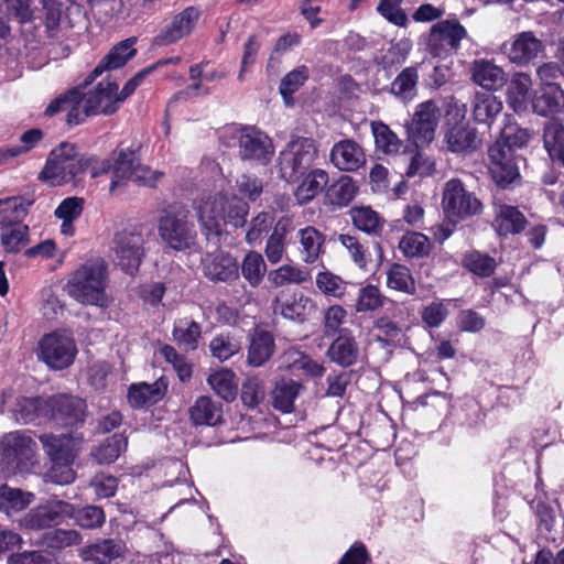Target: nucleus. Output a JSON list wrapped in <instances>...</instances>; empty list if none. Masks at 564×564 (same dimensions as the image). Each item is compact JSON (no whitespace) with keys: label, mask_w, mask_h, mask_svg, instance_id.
<instances>
[{"label":"nucleus","mask_w":564,"mask_h":564,"mask_svg":"<svg viewBox=\"0 0 564 564\" xmlns=\"http://www.w3.org/2000/svg\"><path fill=\"white\" fill-rule=\"evenodd\" d=\"M224 183L223 180L215 193L202 196L195 206L202 229L208 240L215 239L214 245L227 225L242 227L249 213L248 203L228 193Z\"/></svg>","instance_id":"1"},{"label":"nucleus","mask_w":564,"mask_h":564,"mask_svg":"<svg viewBox=\"0 0 564 564\" xmlns=\"http://www.w3.org/2000/svg\"><path fill=\"white\" fill-rule=\"evenodd\" d=\"M108 272L104 260L88 261L70 273L65 291L76 302L84 305L106 307Z\"/></svg>","instance_id":"2"},{"label":"nucleus","mask_w":564,"mask_h":564,"mask_svg":"<svg viewBox=\"0 0 564 564\" xmlns=\"http://www.w3.org/2000/svg\"><path fill=\"white\" fill-rule=\"evenodd\" d=\"M87 166L88 161L78 153L74 144L62 142L51 151L39 180L53 187L62 186L84 173Z\"/></svg>","instance_id":"3"},{"label":"nucleus","mask_w":564,"mask_h":564,"mask_svg":"<svg viewBox=\"0 0 564 564\" xmlns=\"http://www.w3.org/2000/svg\"><path fill=\"white\" fill-rule=\"evenodd\" d=\"M41 442L51 457L52 467L47 473L50 481L57 485H68L75 479L72 464L78 452L79 440L69 435H43Z\"/></svg>","instance_id":"4"},{"label":"nucleus","mask_w":564,"mask_h":564,"mask_svg":"<svg viewBox=\"0 0 564 564\" xmlns=\"http://www.w3.org/2000/svg\"><path fill=\"white\" fill-rule=\"evenodd\" d=\"M220 138L228 147L238 145L239 156L242 160L257 161L267 165L274 154L271 138L254 127H228Z\"/></svg>","instance_id":"5"},{"label":"nucleus","mask_w":564,"mask_h":564,"mask_svg":"<svg viewBox=\"0 0 564 564\" xmlns=\"http://www.w3.org/2000/svg\"><path fill=\"white\" fill-rule=\"evenodd\" d=\"M442 208L444 215L453 225L480 215L482 204L474 192L468 191L458 178L448 180L443 188Z\"/></svg>","instance_id":"6"},{"label":"nucleus","mask_w":564,"mask_h":564,"mask_svg":"<svg viewBox=\"0 0 564 564\" xmlns=\"http://www.w3.org/2000/svg\"><path fill=\"white\" fill-rule=\"evenodd\" d=\"M77 352L75 339L66 330H54L43 335L35 349L37 360L51 370L68 368L73 365Z\"/></svg>","instance_id":"7"},{"label":"nucleus","mask_w":564,"mask_h":564,"mask_svg":"<svg viewBox=\"0 0 564 564\" xmlns=\"http://www.w3.org/2000/svg\"><path fill=\"white\" fill-rule=\"evenodd\" d=\"M315 141L311 138H292L280 152L278 169L281 178L286 182L295 181L300 174L307 170L317 158Z\"/></svg>","instance_id":"8"},{"label":"nucleus","mask_w":564,"mask_h":564,"mask_svg":"<svg viewBox=\"0 0 564 564\" xmlns=\"http://www.w3.org/2000/svg\"><path fill=\"white\" fill-rule=\"evenodd\" d=\"M161 177V172L140 164L135 153L131 150H120L112 155L111 192L123 181H132L141 185L152 186Z\"/></svg>","instance_id":"9"},{"label":"nucleus","mask_w":564,"mask_h":564,"mask_svg":"<svg viewBox=\"0 0 564 564\" xmlns=\"http://www.w3.org/2000/svg\"><path fill=\"white\" fill-rule=\"evenodd\" d=\"M159 235L166 246L176 251L192 249L196 243V231L184 210L166 212L160 218Z\"/></svg>","instance_id":"10"},{"label":"nucleus","mask_w":564,"mask_h":564,"mask_svg":"<svg viewBox=\"0 0 564 564\" xmlns=\"http://www.w3.org/2000/svg\"><path fill=\"white\" fill-rule=\"evenodd\" d=\"M144 237L137 228L123 229L117 232L113 239L112 250L117 264L127 273L133 274L142 260Z\"/></svg>","instance_id":"11"},{"label":"nucleus","mask_w":564,"mask_h":564,"mask_svg":"<svg viewBox=\"0 0 564 564\" xmlns=\"http://www.w3.org/2000/svg\"><path fill=\"white\" fill-rule=\"evenodd\" d=\"M36 443L26 432H11L0 440V457L12 469L22 470L33 464Z\"/></svg>","instance_id":"12"},{"label":"nucleus","mask_w":564,"mask_h":564,"mask_svg":"<svg viewBox=\"0 0 564 564\" xmlns=\"http://www.w3.org/2000/svg\"><path fill=\"white\" fill-rule=\"evenodd\" d=\"M466 36V29L456 19L443 20L432 26L427 46L434 56H447L460 47Z\"/></svg>","instance_id":"13"},{"label":"nucleus","mask_w":564,"mask_h":564,"mask_svg":"<svg viewBox=\"0 0 564 564\" xmlns=\"http://www.w3.org/2000/svg\"><path fill=\"white\" fill-rule=\"evenodd\" d=\"M73 513V505L62 500H50L25 513L20 519V527L28 530H42L62 523Z\"/></svg>","instance_id":"14"},{"label":"nucleus","mask_w":564,"mask_h":564,"mask_svg":"<svg viewBox=\"0 0 564 564\" xmlns=\"http://www.w3.org/2000/svg\"><path fill=\"white\" fill-rule=\"evenodd\" d=\"M441 118V109L433 100L417 105L408 132L416 147L430 144L435 138V131Z\"/></svg>","instance_id":"15"},{"label":"nucleus","mask_w":564,"mask_h":564,"mask_svg":"<svg viewBox=\"0 0 564 564\" xmlns=\"http://www.w3.org/2000/svg\"><path fill=\"white\" fill-rule=\"evenodd\" d=\"M489 172L492 180L506 187L520 177L519 166L513 150L503 142H495L488 150Z\"/></svg>","instance_id":"16"},{"label":"nucleus","mask_w":564,"mask_h":564,"mask_svg":"<svg viewBox=\"0 0 564 564\" xmlns=\"http://www.w3.org/2000/svg\"><path fill=\"white\" fill-rule=\"evenodd\" d=\"M544 51L543 41L531 31L518 33L502 45V52L518 66L530 64L534 58L542 56Z\"/></svg>","instance_id":"17"},{"label":"nucleus","mask_w":564,"mask_h":564,"mask_svg":"<svg viewBox=\"0 0 564 564\" xmlns=\"http://www.w3.org/2000/svg\"><path fill=\"white\" fill-rule=\"evenodd\" d=\"M48 412L56 423L73 426L84 421L86 403L77 397L55 395L48 399Z\"/></svg>","instance_id":"18"},{"label":"nucleus","mask_w":564,"mask_h":564,"mask_svg":"<svg viewBox=\"0 0 564 564\" xmlns=\"http://www.w3.org/2000/svg\"><path fill=\"white\" fill-rule=\"evenodd\" d=\"M87 107L93 116L110 115L118 109V85L109 78L101 80L96 87L85 91Z\"/></svg>","instance_id":"19"},{"label":"nucleus","mask_w":564,"mask_h":564,"mask_svg":"<svg viewBox=\"0 0 564 564\" xmlns=\"http://www.w3.org/2000/svg\"><path fill=\"white\" fill-rule=\"evenodd\" d=\"M199 18L198 11L189 7L181 13L173 17V19L161 30L160 34L155 37L158 45H169L187 36Z\"/></svg>","instance_id":"20"},{"label":"nucleus","mask_w":564,"mask_h":564,"mask_svg":"<svg viewBox=\"0 0 564 564\" xmlns=\"http://www.w3.org/2000/svg\"><path fill=\"white\" fill-rule=\"evenodd\" d=\"M330 162L340 171L354 172L366 163V155L359 143L344 139L333 145Z\"/></svg>","instance_id":"21"},{"label":"nucleus","mask_w":564,"mask_h":564,"mask_svg":"<svg viewBox=\"0 0 564 564\" xmlns=\"http://www.w3.org/2000/svg\"><path fill=\"white\" fill-rule=\"evenodd\" d=\"M202 264L204 274L210 281L229 282L236 280L239 275V267L236 259L223 251L207 253Z\"/></svg>","instance_id":"22"},{"label":"nucleus","mask_w":564,"mask_h":564,"mask_svg":"<svg viewBox=\"0 0 564 564\" xmlns=\"http://www.w3.org/2000/svg\"><path fill=\"white\" fill-rule=\"evenodd\" d=\"M444 141L448 151L463 155L475 152L481 144L476 129L465 122L449 127L445 132Z\"/></svg>","instance_id":"23"},{"label":"nucleus","mask_w":564,"mask_h":564,"mask_svg":"<svg viewBox=\"0 0 564 564\" xmlns=\"http://www.w3.org/2000/svg\"><path fill=\"white\" fill-rule=\"evenodd\" d=\"M296 243L301 260L312 264L324 252L325 236L315 227L306 226L297 230Z\"/></svg>","instance_id":"24"},{"label":"nucleus","mask_w":564,"mask_h":564,"mask_svg":"<svg viewBox=\"0 0 564 564\" xmlns=\"http://www.w3.org/2000/svg\"><path fill=\"white\" fill-rule=\"evenodd\" d=\"M293 230L294 225L291 217L284 216L276 221L264 248L265 257L271 264L282 261L286 251L285 239Z\"/></svg>","instance_id":"25"},{"label":"nucleus","mask_w":564,"mask_h":564,"mask_svg":"<svg viewBox=\"0 0 564 564\" xmlns=\"http://www.w3.org/2000/svg\"><path fill=\"white\" fill-rule=\"evenodd\" d=\"M471 79L478 86L492 90L501 87L506 82L505 70L494 62L479 58L470 67Z\"/></svg>","instance_id":"26"},{"label":"nucleus","mask_w":564,"mask_h":564,"mask_svg":"<svg viewBox=\"0 0 564 564\" xmlns=\"http://www.w3.org/2000/svg\"><path fill=\"white\" fill-rule=\"evenodd\" d=\"M531 104L538 115L552 116L564 106V91L560 85L540 86L534 93Z\"/></svg>","instance_id":"27"},{"label":"nucleus","mask_w":564,"mask_h":564,"mask_svg":"<svg viewBox=\"0 0 564 564\" xmlns=\"http://www.w3.org/2000/svg\"><path fill=\"white\" fill-rule=\"evenodd\" d=\"M524 215L514 206L495 204L494 227L500 236L516 235L524 229Z\"/></svg>","instance_id":"28"},{"label":"nucleus","mask_w":564,"mask_h":564,"mask_svg":"<svg viewBox=\"0 0 564 564\" xmlns=\"http://www.w3.org/2000/svg\"><path fill=\"white\" fill-rule=\"evenodd\" d=\"M135 37H129L113 46L110 50V52L95 67V69L90 74V77L95 78L101 75L105 70L117 69L122 67L129 59H131L135 55Z\"/></svg>","instance_id":"29"},{"label":"nucleus","mask_w":564,"mask_h":564,"mask_svg":"<svg viewBox=\"0 0 564 564\" xmlns=\"http://www.w3.org/2000/svg\"><path fill=\"white\" fill-rule=\"evenodd\" d=\"M274 338L264 329H256L250 336L247 362L252 367L264 365L273 355Z\"/></svg>","instance_id":"30"},{"label":"nucleus","mask_w":564,"mask_h":564,"mask_svg":"<svg viewBox=\"0 0 564 564\" xmlns=\"http://www.w3.org/2000/svg\"><path fill=\"white\" fill-rule=\"evenodd\" d=\"M314 310V302L303 293H294L285 301L275 300L273 311L286 319L304 321Z\"/></svg>","instance_id":"31"},{"label":"nucleus","mask_w":564,"mask_h":564,"mask_svg":"<svg viewBox=\"0 0 564 564\" xmlns=\"http://www.w3.org/2000/svg\"><path fill=\"white\" fill-rule=\"evenodd\" d=\"M167 389L166 382L161 378L149 384L145 382L131 384L128 399L132 406L141 408L160 401Z\"/></svg>","instance_id":"32"},{"label":"nucleus","mask_w":564,"mask_h":564,"mask_svg":"<svg viewBox=\"0 0 564 564\" xmlns=\"http://www.w3.org/2000/svg\"><path fill=\"white\" fill-rule=\"evenodd\" d=\"M502 101L492 94L477 93L473 101V117L478 123L490 127L502 110Z\"/></svg>","instance_id":"33"},{"label":"nucleus","mask_w":564,"mask_h":564,"mask_svg":"<svg viewBox=\"0 0 564 564\" xmlns=\"http://www.w3.org/2000/svg\"><path fill=\"white\" fill-rule=\"evenodd\" d=\"M327 354L332 361L348 367L357 361L359 349L352 336L343 334L332 343Z\"/></svg>","instance_id":"34"},{"label":"nucleus","mask_w":564,"mask_h":564,"mask_svg":"<svg viewBox=\"0 0 564 564\" xmlns=\"http://www.w3.org/2000/svg\"><path fill=\"white\" fill-rule=\"evenodd\" d=\"M84 198L67 197L63 199L54 210V216L62 220L61 234L70 237L75 234L74 221L82 215L84 209Z\"/></svg>","instance_id":"35"},{"label":"nucleus","mask_w":564,"mask_h":564,"mask_svg":"<svg viewBox=\"0 0 564 564\" xmlns=\"http://www.w3.org/2000/svg\"><path fill=\"white\" fill-rule=\"evenodd\" d=\"M207 383L210 389L225 401L236 399L238 380L232 370L221 368L212 371L207 377Z\"/></svg>","instance_id":"36"},{"label":"nucleus","mask_w":564,"mask_h":564,"mask_svg":"<svg viewBox=\"0 0 564 564\" xmlns=\"http://www.w3.org/2000/svg\"><path fill=\"white\" fill-rule=\"evenodd\" d=\"M221 405L210 397L202 395L189 408V417L196 425H216L221 419Z\"/></svg>","instance_id":"37"},{"label":"nucleus","mask_w":564,"mask_h":564,"mask_svg":"<svg viewBox=\"0 0 564 564\" xmlns=\"http://www.w3.org/2000/svg\"><path fill=\"white\" fill-rule=\"evenodd\" d=\"M303 390V386L293 380L282 379L275 383L272 391V404L274 409L291 413L294 410V402Z\"/></svg>","instance_id":"38"},{"label":"nucleus","mask_w":564,"mask_h":564,"mask_svg":"<svg viewBox=\"0 0 564 564\" xmlns=\"http://www.w3.org/2000/svg\"><path fill=\"white\" fill-rule=\"evenodd\" d=\"M417 82V66H409L392 80L390 93L401 101H411L416 96Z\"/></svg>","instance_id":"39"},{"label":"nucleus","mask_w":564,"mask_h":564,"mask_svg":"<svg viewBox=\"0 0 564 564\" xmlns=\"http://www.w3.org/2000/svg\"><path fill=\"white\" fill-rule=\"evenodd\" d=\"M34 500V495L8 485L0 486V510L7 516L20 512Z\"/></svg>","instance_id":"40"},{"label":"nucleus","mask_w":564,"mask_h":564,"mask_svg":"<svg viewBox=\"0 0 564 564\" xmlns=\"http://www.w3.org/2000/svg\"><path fill=\"white\" fill-rule=\"evenodd\" d=\"M532 87V79L525 73H517L508 86V102L516 112L527 109L529 91Z\"/></svg>","instance_id":"41"},{"label":"nucleus","mask_w":564,"mask_h":564,"mask_svg":"<svg viewBox=\"0 0 564 564\" xmlns=\"http://www.w3.org/2000/svg\"><path fill=\"white\" fill-rule=\"evenodd\" d=\"M212 357L224 362L241 351L240 338L231 333L214 336L208 345Z\"/></svg>","instance_id":"42"},{"label":"nucleus","mask_w":564,"mask_h":564,"mask_svg":"<svg viewBox=\"0 0 564 564\" xmlns=\"http://www.w3.org/2000/svg\"><path fill=\"white\" fill-rule=\"evenodd\" d=\"M328 183V174L324 170L311 171L297 186L295 196L299 203H306L316 197Z\"/></svg>","instance_id":"43"},{"label":"nucleus","mask_w":564,"mask_h":564,"mask_svg":"<svg viewBox=\"0 0 564 564\" xmlns=\"http://www.w3.org/2000/svg\"><path fill=\"white\" fill-rule=\"evenodd\" d=\"M310 279V271L296 264H284L268 274V281L275 288L302 284Z\"/></svg>","instance_id":"44"},{"label":"nucleus","mask_w":564,"mask_h":564,"mask_svg":"<svg viewBox=\"0 0 564 564\" xmlns=\"http://www.w3.org/2000/svg\"><path fill=\"white\" fill-rule=\"evenodd\" d=\"M200 335L199 324L192 319L181 318L174 324L173 338L187 350H195L198 347Z\"/></svg>","instance_id":"45"},{"label":"nucleus","mask_w":564,"mask_h":564,"mask_svg":"<svg viewBox=\"0 0 564 564\" xmlns=\"http://www.w3.org/2000/svg\"><path fill=\"white\" fill-rule=\"evenodd\" d=\"M124 546L121 542L115 540H104L94 545L88 546L84 551L86 560L95 561L99 564H108L112 560L120 557L123 554Z\"/></svg>","instance_id":"46"},{"label":"nucleus","mask_w":564,"mask_h":564,"mask_svg":"<svg viewBox=\"0 0 564 564\" xmlns=\"http://www.w3.org/2000/svg\"><path fill=\"white\" fill-rule=\"evenodd\" d=\"M371 130L378 151L387 155H395L400 152L403 143L387 124L380 121L372 122Z\"/></svg>","instance_id":"47"},{"label":"nucleus","mask_w":564,"mask_h":564,"mask_svg":"<svg viewBox=\"0 0 564 564\" xmlns=\"http://www.w3.org/2000/svg\"><path fill=\"white\" fill-rule=\"evenodd\" d=\"M310 69L305 65H301L293 70L289 72L280 83L279 91L282 96L284 104L288 107L293 106V94L297 91L308 79Z\"/></svg>","instance_id":"48"},{"label":"nucleus","mask_w":564,"mask_h":564,"mask_svg":"<svg viewBox=\"0 0 564 564\" xmlns=\"http://www.w3.org/2000/svg\"><path fill=\"white\" fill-rule=\"evenodd\" d=\"M127 447V440L121 434H113L97 446L91 456L98 464H111Z\"/></svg>","instance_id":"49"},{"label":"nucleus","mask_w":564,"mask_h":564,"mask_svg":"<svg viewBox=\"0 0 564 564\" xmlns=\"http://www.w3.org/2000/svg\"><path fill=\"white\" fill-rule=\"evenodd\" d=\"M544 148L552 161L564 154V127L556 120H551L544 126Z\"/></svg>","instance_id":"50"},{"label":"nucleus","mask_w":564,"mask_h":564,"mask_svg":"<svg viewBox=\"0 0 564 564\" xmlns=\"http://www.w3.org/2000/svg\"><path fill=\"white\" fill-rule=\"evenodd\" d=\"M349 214L354 226L367 234H378L383 226L382 218L370 207H354Z\"/></svg>","instance_id":"51"},{"label":"nucleus","mask_w":564,"mask_h":564,"mask_svg":"<svg viewBox=\"0 0 564 564\" xmlns=\"http://www.w3.org/2000/svg\"><path fill=\"white\" fill-rule=\"evenodd\" d=\"M387 285L389 289L406 294L415 293V281L411 271L402 264L393 263L387 271Z\"/></svg>","instance_id":"52"},{"label":"nucleus","mask_w":564,"mask_h":564,"mask_svg":"<svg viewBox=\"0 0 564 564\" xmlns=\"http://www.w3.org/2000/svg\"><path fill=\"white\" fill-rule=\"evenodd\" d=\"M93 116L87 107V95L80 88H74L68 91L67 122L77 126Z\"/></svg>","instance_id":"53"},{"label":"nucleus","mask_w":564,"mask_h":564,"mask_svg":"<svg viewBox=\"0 0 564 564\" xmlns=\"http://www.w3.org/2000/svg\"><path fill=\"white\" fill-rule=\"evenodd\" d=\"M386 301L387 297L381 293L378 286L367 284L359 289L355 310L357 313L373 312L381 308Z\"/></svg>","instance_id":"54"},{"label":"nucleus","mask_w":564,"mask_h":564,"mask_svg":"<svg viewBox=\"0 0 564 564\" xmlns=\"http://www.w3.org/2000/svg\"><path fill=\"white\" fill-rule=\"evenodd\" d=\"M316 288L326 296L341 299L345 295L348 283L339 275L330 271H322L316 275Z\"/></svg>","instance_id":"55"},{"label":"nucleus","mask_w":564,"mask_h":564,"mask_svg":"<svg viewBox=\"0 0 564 564\" xmlns=\"http://www.w3.org/2000/svg\"><path fill=\"white\" fill-rule=\"evenodd\" d=\"M338 241L346 249L350 259L358 268H367L369 262L368 247L361 242L358 237L349 234H341L338 236Z\"/></svg>","instance_id":"56"},{"label":"nucleus","mask_w":564,"mask_h":564,"mask_svg":"<svg viewBox=\"0 0 564 564\" xmlns=\"http://www.w3.org/2000/svg\"><path fill=\"white\" fill-rule=\"evenodd\" d=\"M241 271L243 278L252 286L259 285L267 271V265L262 256L256 251L249 252L243 259Z\"/></svg>","instance_id":"57"},{"label":"nucleus","mask_w":564,"mask_h":564,"mask_svg":"<svg viewBox=\"0 0 564 564\" xmlns=\"http://www.w3.org/2000/svg\"><path fill=\"white\" fill-rule=\"evenodd\" d=\"M399 248L406 257H424L429 254L431 243L421 232H406L400 240Z\"/></svg>","instance_id":"58"},{"label":"nucleus","mask_w":564,"mask_h":564,"mask_svg":"<svg viewBox=\"0 0 564 564\" xmlns=\"http://www.w3.org/2000/svg\"><path fill=\"white\" fill-rule=\"evenodd\" d=\"M18 412L24 423H29L36 417L48 415V399L43 398H28L23 399L18 404Z\"/></svg>","instance_id":"59"},{"label":"nucleus","mask_w":564,"mask_h":564,"mask_svg":"<svg viewBox=\"0 0 564 564\" xmlns=\"http://www.w3.org/2000/svg\"><path fill=\"white\" fill-rule=\"evenodd\" d=\"M68 518H73L76 524L82 528L95 529L104 523L105 513L101 508L95 506H86L80 509L74 507V513Z\"/></svg>","instance_id":"60"},{"label":"nucleus","mask_w":564,"mask_h":564,"mask_svg":"<svg viewBox=\"0 0 564 564\" xmlns=\"http://www.w3.org/2000/svg\"><path fill=\"white\" fill-rule=\"evenodd\" d=\"M44 540L48 547L65 549L78 545L82 542V536L76 530L56 529L46 532Z\"/></svg>","instance_id":"61"},{"label":"nucleus","mask_w":564,"mask_h":564,"mask_svg":"<svg viewBox=\"0 0 564 564\" xmlns=\"http://www.w3.org/2000/svg\"><path fill=\"white\" fill-rule=\"evenodd\" d=\"M159 352L173 366L181 381L189 380L192 377V365L184 356L178 355L177 351L169 345L162 346Z\"/></svg>","instance_id":"62"},{"label":"nucleus","mask_w":564,"mask_h":564,"mask_svg":"<svg viewBox=\"0 0 564 564\" xmlns=\"http://www.w3.org/2000/svg\"><path fill=\"white\" fill-rule=\"evenodd\" d=\"M26 235V227L21 224L4 225L1 228V243L8 252H17Z\"/></svg>","instance_id":"63"},{"label":"nucleus","mask_w":564,"mask_h":564,"mask_svg":"<svg viewBox=\"0 0 564 564\" xmlns=\"http://www.w3.org/2000/svg\"><path fill=\"white\" fill-rule=\"evenodd\" d=\"M464 265L479 276H488L495 270V260L479 252H470L464 258Z\"/></svg>","instance_id":"64"}]
</instances>
